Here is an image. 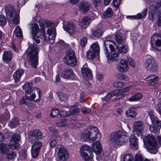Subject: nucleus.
<instances>
[{"instance_id":"obj_1","label":"nucleus","mask_w":161,"mask_h":161,"mask_svg":"<svg viewBox=\"0 0 161 161\" xmlns=\"http://www.w3.org/2000/svg\"><path fill=\"white\" fill-rule=\"evenodd\" d=\"M53 23L48 20H43L39 22L41 28L40 38H43L50 43H53L56 35L55 28L53 27Z\"/></svg>"},{"instance_id":"obj_2","label":"nucleus","mask_w":161,"mask_h":161,"mask_svg":"<svg viewBox=\"0 0 161 161\" xmlns=\"http://www.w3.org/2000/svg\"><path fill=\"white\" fill-rule=\"evenodd\" d=\"M28 135L29 142L33 143L31 151L32 155L33 157L36 158L42 147V142L38 141L43 138V135L40 130H36L30 131Z\"/></svg>"},{"instance_id":"obj_3","label":"nucleus","mask_w":161,"mask_h":161,"mask_svg":"<svg viewBox=\"0 0 161 161\" xmlns=\"http://www.w3.org/2000/svg\"><path fill=\"white\" fill-rule=\"evenodd\" d=\"M39 50V46L35 44V42L33 44L30 46L27 50V58L32 68H37Z\"/></svg>"},{"instance_id":"obj_4","label":"nucleus","mask_w":161,"mask_h":161,"mask_svg":"<svg viewBox=\"0 0 161 161\" xmlns=\"http://www.w3.org/2000/svg\"><path fill=\"white\" fill-rule=\"evenodd\" d=\"M110 142L117 145H124L128 141V137L125 132L118 131L111 133L109 137Z\"/></svg>"},{"instance_id":"obj_5","label":"nucleus","mask_w":161,"mask_h":161,"mask_svg":"<svg viewBox=\"0 0 161 161\" xmlns=\"http://www.w3.org/2000/svg\"><path fill=\"white\" fill-rule=\"evenodd\" d=\"M143 141L147 150L151 153H156L157 150V143L154 136L148 135L144 138Z\"/></svg>"},{"instance_id":"obj_6","label":"nucleus","mask_w":161,"mask_h":161,"mask_svg":"<svg viewBox=\"0 0 161 161\" xmlns=\"http://www.w3.org/2000/svg\"><path fill=\"white\" fill-rule=\"evenodd\" d=\"M5 12L9 20L15 24H18L19 22V15L15 12L12 6H7L5 8Z\"/></svg>"},{"instance_id":"obj_7","label":"nucleus","mask_w":161,"mask_h":161,"mask_svg":"<svg viewBox=\"0 0 161 161\" xmlns=\"http://www.w3.org/2000/svg\"><path fill=\"white\" fill-rule=\"evenodd\" d=\"M64 61L66 64L71 66L76 65L77 61L74 51L71 49L68 50L66 52V55L64 58Z\"/></svg>"},{"instance_id":"obj_8","label":"nucleus","mask_w":161,"mask_h":161,"mask_svg":"<svg viewBox=\"0 0 161 161\" xmlns=\"http://www.w3.org/2000/svg\"><path fill=\"white\" fill-rule=\"evenodd\" d=\"M55 152L60 161H65L68 158V152L62 144H58L57 146Z\"/></svg>"},{"instance_id":"obj_9","label":"nucleus","mask_w":161,"mask_h":161,"mask_svg":"<svg viewBox=\"0 0 161 161\" xmlns=\"http://www.w3.org/2000/svg\"><path fill=\"white\" fill-rule=\"evenodd\" d=\"M150 44L154 49L160 51L161 50V34L155 33L151 38Z\"/></svg>"},{"instance_id":"obj_10","label":"nucleus","mask_w":161,"mask_h":161,"mask_svg":"<svg viewBox=\"0 0 161 161\" xmlns=\"http://www.w3.org/2000/svg\"><path fill=\"white\" fill-rule=\"evenodd\" d=\"M80 153L81 155L84 158V161H91L93 158L92 151L90 150L89 147L87 145H84L80 148Z\"/></svg>"},{"instance_id":"obj_11","label":"nucleus","mask_w":161,"mask_h":161,"mask_svg":"<svg viewBox=\"0 0 161 161\" xmlns=\"http://www.w3.org/2000/svg\"><path fill=\"white\" fill-rule=\"evenodd\" d=\"M21 139L20 134L16 133L12 136L9 143V147L12 150L18 149L20 145L19 142Z\"/></svg>"},{"instance_id":"obj_12","label":"nucleus","mask_w":161,"mask_h":161,"mask_svg":"<svg viewBox=\"0 0 161 161\" xmlns=\"http://www.w3.org/2000/svg\"><path fill=\"white\" fill-rule=\"evenodd\" d=\"M144 66L147 70L152 72L156 71L158 69L157 64L150 57L147 58Z\"/></svg>"},{"instance_id":"obj_13","label":"nucleus","mask_w":161,"mask_h":161,"mask_svg":"<svg viewBox=\"0 0 161 161\" xmlns=\"http://www.w3.org/2000/svg\"><path fill=\"white\" fill-rule=\"evenodd\" d=\"M160 6L161 1H159L153 3L152 5L149 7V19L150 20L153 21L154 15L158 11V8Z\"/></svg>"},{"instance_id":"obj_14","label":"nucleus","mask_w":161,"mask_h":161,"mask_svg":"<svg viewBox=\"0 0 161 161\" xmlns=\"http://www.w3.org/2000/svg\"><path fill=\"white\" fill-rule=\"evenodd\" d=\"M32 84L31 83H26L23 86V89L25 90L26 95H30L32 93H33V91L36 90L39 96V99L40 98V90L37 87H32Z\"/></svg>"},{"instance_id":"obj_15","label":"nucleus","mask_w":161,"mask_h":161,"mask_svg":"<svg viewBox=\"0 0 161 161\" xmlns=\"http://www.w3.org/2000/svg\"><path fill=\"white\" fill-rule=\"evenodd\" d=\"M151 120L152 124L149 126V130L152 132L157 133L158 130V127H161V121L156 117Z\"/></svg>"},{"instance_id":"obj_16","label":"nucleus","mask_w":161,"mask_h":161,"mask_svg":"<svg viewBox=\"0 0 161 161\" xmlns=\"http://www.w3.org/2000/svg\"><path fill=\"white\" fill-rule=\"evenodd\" d=\"M63 28L64 30L71 35L75 34L77 31L75 24L72 22H67L63 25Z\"/></svg>"},{"instance_id":"obj_17","label":"nucleus","mask_w":161,"mask_h":161,"mask_svg":"<svg viewBox=\"0 0 161 161\" xmlns=\"http://www.w3.org/2000/svg\"><path fill=\"white\" fill-rule=\"evenodd\" d=\"M31 33L33 36L32 38L35 42L36 43H39L40 42V40L39 37L36 35L39 31L38 25L37 23H33L31 24L30 28Z\"/></svg>"},{"instance_id":"obj_18","label":"nucleus","mask_w":161,"mask_h":161,"mask_svg":"<svg viewBox=\"0 0 161 161\" xmlns=\"http://www.w3.org/2000/svg\"><path fill=\"white\" fill-rule=\"evenodd\" d=\"M143 123L142 121H136L134 123L133 131L138 136L141 135L143 130Z\"/></svg>"},{"instance_id":"obj_19","label":"nucleus","mask_w":161,"mask_h":161,"mask_svg":"<svg viewBox=\"0 0 161 161\" xmlns=\"http://www.w3.org/2000/svg\"><path fill=\"white\" fill-rule=\"evenodd\" d=\"M118 70L121 72H125L129 69L127 60L125 59H121L120 62L117 65Z\"/></svg>"},{"instance_id":"obj_20","label":"nucleus","mask_w":161,"mask_h":161,"mask_svg":"<svg viewBox=\"0 0 161 161\" xmlns=\"http://www.w3.org/2000/svg\"><path fill=\"white\" fill-rule=\"evenodd\" d=\"M73 71L70 68L65 69L62 72L61 76L62 77L69 79L72 78L74 75Z\"/></svg>"},{"instance_id":"obj_21","label":"nucleus","mask_w":161,"mask_h":161,"mask_svg":"<svg viewBox=\"0 0 161 161\" xmlns=\"http://www.w3.org/2000/svg\"><path fill=\"white\" fill-rule=\"evenodd\" d=\"M91 7L90 3L87 1H83L80 2L79 5L80 9L83 12L88 11Z\"/></svg>"},{"instance_id":"obj_22","label":"nucleus","mask_w":161,"mask_h":161,"mask_svg":"<svg viewBox=\"0 0 161 161\" xmlns=\"http://www.w3.org/2000/svg\"><path fill=\"white\" fill-rule=\"evenodd\" d=\"M103 33V31L99 28L92 30L91 36L94 39H99L101 37Z\"/></svg>"},{"instance_id":"obj_23","label":"nucleus","mask_w":161,"mask_h":161,"mask_svg":"<svg viewBox=\"0 0 161 161\" xmlns=\"http://www.w3.org/2000/svg\"><path fill=\"white\" fill-rule=\"evenodd\" d=\"M129 142L130 147L133 150H136L138 148V140L134 135H131L130 136Z\"/></svg>"},{"instance_id":"obj_24","label":"nucleus","mask_w":161,"mask_h":161,"mask_svg":"<svg viewBox=\"0 0 161 161\" xmlns=\"http://www.w3.org/2000/svg\"><path fill=\"white\" fill-rule=\"evenodd\" d=\"M35 97L36 95L34 93H32L30 96H28V95H26V97H23L19 101L20 104H25L27 105V100L30 101H33L34 100L35 102L38 101L39 100L38 99L36 100H34Z\"/></svg>"},{"instance_id":"obj_25","label":"nucleus","mask_w":161,"mask_h":161,"mask_svg":"<svg viewBox=\"0 0 161 161\" xmlns=\"http://www.w3.org/2000/svg\"><path fill=\"white\" fill-rule=\"evenodd\" d=\"M12 58V53L10 51H4L3 55V60L6 63H9Z\"/></svg>"},{"instance_id":"obj_26","label":"nucleus","mask_w":161,"mask_h":161,"mask_svg":"<svg viewBox=\"0 0 161 161\" xmlns=\"http://www.w3.org/2000/svg\"><path fill=\"white\" fill-rule=\"evenodd\" d=\"M106 57L108 61L110 63L113 62L117 61L119 59V53L115 52H111L110 55H108Z\"/></svg>"},{"instance_id":"obj_27","label":"nucleus","mask_w":161,"mask_h":161,"mask_svg":"<svg viewBox=\"0 0 161 161\" xmlns=\"http://www.w3.org/2000/svg\"><path fill=\"white\" fill-rule=\"evenodd\" d=\"M81 71L84 77L86 79H91L92 77L91 70L88 68H83Z\"/></svg>"},{"instance_id":"obj_28","label":"nucleus","mask_w":161,"mask_h":161,"mask_svg":"<svg viewBox=\"0 0 161 161\" xmlns=\"http://www.w3.org/2000/svg\"><path fill=\"white\" fill-rule=\"evenodd\" d=\"M92 147L94 153L96 154H99L101 153L102 148L99 141L94 142L92 143Z\"/></svg>"},{"instance_id":"obj_29","label":"nucleus","mask_w":161,"mask_h":161,"mask_svg":"<svg viewBox=\"0 0 161 161\" xmlns=\"http://www.w3.org/2000/svg\"><path fill=\"white\" fill-rule=\"evenodd\" d=\"M158 79L157 75H151L147 77L145 79V80L148 81L147 83L148 85L153 86L157 83Z\"/></svg>"},{"instance_id":"obj_30","label":"nucleus","mask_w":161,"mask_h":161,"mask_svg":"<svg viewBox=\"0 0 161 161\" xmlns=\"http://www.w3.org/2000/svg\"><path fill=\"white\" fill-rule=\"evenodd\" d=\"M90 19L87 17L83 18L79 23L80 26L82 28H86L90 23Z\"/></svg>"},{"instance_id":"obj_31","label":"nucleus","mask_w":161,"mask_h":161,"mask_svg":"<svg viewBox=\"0 0 161 161\" xmlns=\"http://www.w3.org/2000/svg\"><path fill=\"white\" fill-rule=\"evenodd\" d=\"M136 108L135 107H130L128 109L126 112V114L127 117L131 118L135 117L136 115Z\"/></svg>"},{"instance_id":"obj_32","label":"nucleus","mask_w":161,"mask_h":161,"mask_svg":"<svg viewBox=\"0 0 161 161\" xmlns=\"http://www.w3.org/2000/svg\"><path fill=\"white\" fill-rule=\"evenodd\" d=\"M23 73L24 70L22 69H18L15 71L13 75L14 80L15 81H19Z\"/></svg>"},{"instance_id":"obj_33","label":"nucleus","mask_w":161,"mask_h":161,"mask_svg":"<svg viewBox=\"0 0 161 161\" xmlns=\"http://www.w3.org/2000/svg\"><path fill=\"white\" fill-rule=\"evenodd\" d=\"M147 9L146 8H144L143 11L142 13H138L135 16H126L127 18H133L136 19H140L144 17L147 14Z\"/></svg>"},{"instance_id":"obj_34","label":"nucleus","mask_w":161,"mask_h":161,"mask_svg":"<svg viewBox=\"0 0 161 161\" xmlns=\"http://www.w3.org/2000/svg\"><path fill=\"white\" fill-rule=\"evenodd\" d=\"M9 149L7 144L2 143L0 144V153L5 154L9 151Z\"/></svg>"},{"instance_id":"obj_35","label":"nucleus","mask_w":161,"mask_h":161,"mask_svg":"<svg viewBox=\"0 0 161 161\" xmlns=\"http://www.w3.org/2000/svg\"><path fill=\"white\" fill-rule=\"evenodd\" d=\"M142 96L141 93H137L132 95L128 100L129 101L132 102L137 101L141 98Z\"/></svg>"},{"instance_id":"obj_36","label":"nucleus","mask_w":161,"mask_h":161,"mask_svg":"<svg viewBox=\"0 0 161 161\" xmlns=\"http://www.w3.org/2000/svg\"><path fill=\"white\" fill-rule=\"evenodd\" d=\"M115 40L118 44H121L124 41L122 34L119 32H116L115 35Z\"/></svg>"},{"instance_id":"obj_37","label":"nucleus","mask_w":161,"mask_h":161,"mask_svg":"<svg viewBox=\"0 0 161 161\" xmlns=\"http://www.w3.org/2000/svg\"><path fill=\"white\" fill-rule=\"evenodd\" d=\"M80 111L79 109L76 106H72L70 108L69 110V115L75 114L77 115Z\"/></svg>"},{"instance_id":"obj_38","label":"nucleus","mask_w":161,"mask_h":161,"mask_svg":"<svg viewBox=\"0 0 161 161\" xmlns=\"http://www.w3.org/2000/svg\"><path fill=\"white\" fill-rule=\"evenodd\" d=\"M98 55L95 52L91 50L88 51L86 53L87 58L91 60L94 59L95 57Z\"/></svg>"},{"instance_id":"obj_39","label":"nucleus","mask_w":161,"mask_h":161,"mask_svg":"<svg viewBox=\"0 0 161 161\" xmlns=\"http://www.w3.org/2000/svg\"><path fill=\"white\" fill-rule=\"evenodd\" d=\"M113 12L112 9L110 8H108L103 13V16L104 18L111 17L113 15Z\"/></svg>"},{"instance_id":"obj_40","label":"nucleus","mask_w":161,"mask_h":161,"mask_svg":"<svg viewBox=\"0 0 161 161\" xmlns=\"http://www.w3.org/2000/svg\"><path fill=\"white\" fill-rule=\"evenodd\" d=\"M91 49L93 51L98 55L100 53V48L98 42H97L92 44L91 46Z\"/></svg>"},{"instance_id":"obj_41","label":"nucleus","mask_w":161,"mask_h":161,"mask_svg":"<svg viewBox=\"0 0 161 161\" xmlns=\"http://www.w3.org/2000/svg\"><path fill=\"white\" fill-rule=\"evenodd\" d=\"M19 120L18 119L16 118L13 119L12 121L9 123L8 125L11 128H14L19 125Z\"/></svg>"},{"instance_id":"obj_42","label":"nucleus","mask_w":161,"mask_h":161,"mask_svg":"<svg viewBox=\"0 0 161 161\" xmlns=\"http://www.w3.org/2000/svg\"><path fill=\"white\" fill-rule=\"evenodd\" d=\"M91 132L88 130L87 131L84 135V139L86 141H93L96 140L95 137H92L91 138L90 136L91 135Z\"/></svg>"},{"instance_id":"obj_43","label":"nucleus","mask_w":161,"mask_h":161,"mask_svg":"<svg viewBox=\"0 0 161 161\" xmlns=\"http://www.w3.org/2000/svg\"><path fill=\"white\" fill-rule=\"evenodd\" d=\"M58 95L61 101L65 102L68 99L67 95L62 92H59Z\"/></svg>"},{"instance_id":"obj_44","label":"nucleus","mask_w":161,"mask_h":161,"mask_svg":"<svg viewBox=\"0 0 161 161\" xmlns=\"http://www.w3.org/2000/svg\"><path fill=\"white\" fill-rule=\"evenodd\" d=\"M116 48H118V52L119 53H126L127 52V46L126 45H123L119 48V47L116 45Z\"/></svg>"},{"instance_id":"obj_45","label":"nucleus","mask_w":161,"mask_h":161,"mask_svg":"<svg viewBox=\"0 0 161 161\" xmlns=\"http://www.w3.org/2000/svg\"><path fill=\"white\" fill-rule=\"evenodd\" d=\"M14 34L17 37H21L22 36V30L19 26H17L14 30Z\"/></svg>"},{"instance_id":"obj_46","label":"nucleus","mask_w":161,"mask_h":161,"mask_svg":"<svg viewBox=\"0 0 161 161\" xmlns=\"http://www.w3.org/2000/svg\"><path fill=\"white\" fill-rule=\"evenodd\" d=\"M89 128L91 130H93L94 132L95 133L94 135H96L95 138H97V137H98L99 138L101 137V134L99 133V130L97 127L93 126H90Z\"/></svg>"},{"instance_id":"obj_47","label":"nucleus","mask_w":161,"mask_h":161,"mask_svg":"<svg viewBox=\"0 0 161 161\" xmlns=\"http://www.w3.org/2000/svg\"><path fill=\"white\" fill-rule=\"evenodd\" d=\"M109 42V41L108 40H105L103 43V48L104 52L105 53L106 56L107 55L109 54V50L107 46H108V42Z\"/></svg>"},{"instance_id":"obj_48","label":"nucleus","mask_w":161,"mask_h":161,"mask_svg":"<svg viewBox=\"0 0 161 161\" xmlns=\"http://www.w3.org/2000/svg\"><path fill=\"white\" fill-rule=\"evenodd\" d=\"M133 156L131 154H125L123 158V161H133Z\"/></svg>"},{"instance_id":"obj_49","label":"nucleus","mask_w":161,"mask_h":161,"mask_svg":"<svg viewBox=\"0 0 161 161\" xmlns=\"http://www.w3.org/2000/svg\"><path fill=\"white\" fill-rule=\"evenodd\" d=\"M16 156V154L14 151H11L6 155L7 158L8 160L14 159Z\"/></svg>"},{"instance_id":"obj_50","label":"nucleus","mask_w":161,"mask_h":161,"mask_svg":"<svg viewBox=\"0 0 161 161\" xmlns=\"http://www.w3.org/2000/svg\"><path fill=\"white\" fill-rule=\"evenodd\" d=\"M68 124L67 121L65 119H63L60 120V122L56 123V125L61 127L66 126Z\"/></svg>"},{"instance_id":"obj_51","label":"nucleus","mask_w":161,"mask_h":161,"mask_svg":"<svg viewBox=\"0 0 161 161\" xmlns=\"http://www.w3.org/2000/svg\"><path fill=\"white\" fill-rule=\"evenodd\" d=\"M115 94L113 93V91L111 93H108L106 96L102 98V99L106 101H108L113 96H114Z\"/></svg>"},{"instance_id":"obj_52","label":"nucleus","mask_w":161,"mask_h":161,"mask_svg":"<svg viewBox=\"0 0 161 161\" xmlns=\"http://www.w3.org/2000/svg\"><path fill=\"white\" fill-rule=\"evenodd\" d=\"M130 90V87H126L124 88V89L119 90H115L113 91V93H114V94H116L117 93H119V92H121L122 93H123L124 92H125L127 91H129Z\"/></svg>"},{"instance_id":"obj_53","label":"nucleus","mask_w":161,"mask_h":161,"mask_svg":"<svg viewBox=\"0 0 161 161\" xmlns=\"http://www.w3.org/2000/svg\"><path fill=\"white\" fill-rule=\"evenodd\" d=\"M59 113V111L57 109H53L51 110L50 116L52 118H54L57 116Z\"/></svg>"},{"instance_id":"obj_54","label":"nucleus","mask_w":161,"mask_h":161,"mask_svg":"<svg viewBox=\"0 0 161 161\" xmlns=\"http://www.w3.org/2000/svg\"><path fill=\"white\" fill-rule=\"evenodd\" d=\"M6 19L5 16L0 15V26H3L6 24Z\"/></svg>"},{"instance_id":"obj_55","label":"nucleus","mask_w":161,"mask_h":161,"mask_svg":"<svg viewBox=\"0 0 161 161\" xmlns=\"http://www.w3.org/2000/svg\"><path fill=\"white\" fill-rule=\"evenodd\" d=\"M125 83L123 82L117 81L114 83V86L115 88H120L124 86Z\"/></svg>"},{"instance_id":"obj_56","label":"nucleus","mask_w":161,"mask_h":161,"mask_svg":"<svg viewBox=\"0 0 161 161\" xmlns=\"http://www.w3.org/2000/svg\"><path fill=\"white\" fill-rule=\"evenodd\" d=\"M144 158L142 155L139 153L136 155L134 161H144Z\"/></svg>"},{"instance_id":"obj_57","label":"nucleus","mask_w":161,"mask_h":161,"mask_svg":"<svg viewBox=\"0 0 161 161\" xmlns=\"http://www.w3.org/2000/svg\"><path fill=\"white\" fill-rule=\"evenodd\" d=\"M82 112L83 114H88L91 111V109L89 108L83 107L82 108Z\"/></svg>"},{"instance_id":"obj_58","label":"nucleus","mask_w":161,"mask_h":161,"mask_svg":"<svg viewBox=\"0 0 161 161\" xmlns=\"http://www.w3.org/2000/svg\"><path fill=\"white\" fill-rule=\"evenodd\" d=\"M156 110L161 115V102L155 106Z\"/></svg>"},{"instance_id":"obj_59","label":"nucleus","mask_w":161,"mask_h":161,"mask_svg":"<svg viewBox=\"0 0 161 161\" xmlns=\"http://www.w3.org/2000/svg\"><path fill=\"white\" fill-rule=\"evenodd\" d=\"M57 141L53 140L52 139L49 142V146L51 148H53L57 145Z\"/></svg>"},{"instance_id":"obj_60","label":"nucleus","mask_w":161,"mask_h":161,"mask_svg":"<svg viewBox=\"0 0 161 161\" xmlns=\"http://www.w3.org/2000/svg\"><path fill=\"white\" fill-rule=\"evenodd\" d=\"M52 138L53 140H55L57 141V142L61 141V137L58 134H54L52 136Z\"/></svg>"},{"instance_id":"obj_61","label":"nucleus","mask_w":161,"mask_h":161,"mask_svg":"<svg viewBox=\"0 0 161 161\" xmlns=\"http://www.w3.org/2000/svg\"><path fill=\"white\" fill-rule=\"evenodd\" d=\"M119 79L120 80L127 81L129 80L128 77L124 74H122L119 77Z\"/></svg>"},{"instance_id":"obj_62","label":"nucleus","mask_w":161,"mask_h":161,"mask_svg":"<svg viewBox=\"0 0 161 161\" xmlns=\"http://www.w3.org/2000/svg\"><path fill=\"white\" fill-rule=\"evenodd\" d=\"M157 24L158 26H161V10L159 12V14L157 18Z\"/></svg>"},{"instance_id":"obj_63","label":"nucleus","mask_w":161,"mask_h":161,"mask_svg":"<svg viewBox=\"0 0 161 161\" xmlns=\"http://www.w3.org/2000/svg\"><path fill=\"white\" fill-rule=\"evenodd\" d=\"M87 40L86 38L84 37L80 41V44L82 47H84L87 43Z\"/></svg>"},{"instance_id":"obj_64","label":"nucleus","mask_w":161,"mask_h":161,"mask_svg":"<svg viewBox=\"0 0 161 161\" xmlns=\"http://www.w3.org/2000/svg\"><path fill=\"white\" fill-rule=\"evenodd\" d=\"M120 2V0H113V4L114 7L117 8L119 6Z\"/></svg>"}]
</instances>
